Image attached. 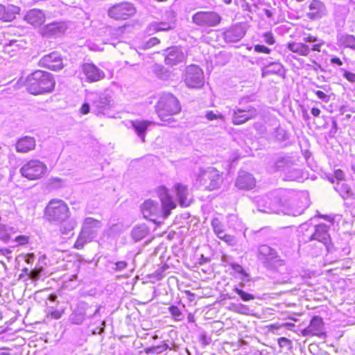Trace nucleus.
<instances>
[{
  "label": "nucleus",
  "mask_w": 355,
  "mask_h": 355,
  "mask_svg": "<svg viewBox=\"0 0 355 355\" xmlns=\"http://www.w3.org/2000/svg\"><path fill=\"white\" fill-rule=\"evenodd\" d=\"M136 8L133 4L124 1L111 6L107 10L108 16L115 20H125L135 15Z\"/></svg>",
  "instance_id": "nucleus-9"
},
{
  "label": "nucleus",
  "mask_w": 355,
  "mask_h": 355,
  "mask_svg": "<svg viewBox=\"0 0 355 355\" xmlns=\"http://www.w3.org/2000/svg\"><path fill=\"white\" fill-rule=\"evenodd\" d=\"M334 175H335V178L338 180H343L345 178V174H344L343 171L340 169L336 170L334 173Z\"/></svg>",
  "instance_id": "nucleus-57"
},
{
  "label": "nucleus",
  "mask_w": 355,
  "mask_h": 355,
  "mask_svg": "<svg viewBox=\"0 0 355 355\" xmlns=\"http://www.w3.org/2000/svg\"><path fill=\"white\" fill-rule=\"evenodd\" d=\"M46 171V164L38 159L30 160L20 168L21 175L29 180L41 178Z\"/></svg>",
  "instance_id": "nucleus-8"
},
{
  "label": "nucleus",
  "mask_w": 355,
  "mask_h": 355,
  "mask_svg": "<svg viewBox=\"0 0 355 355\" xmlns=\"http://www.w3.org/2000/svg\"><path fill=\"white\" fill-rule=\"evenodd\" d=\"M20 8L18 6L8 5L4 6L0 4V20L3 21H11L17 14L19 12Z\"/></svg>",
  "instance_id": "nucleus-25"
},
{
  "label": "nucleus",
  "mask_w": 355,
  "mask_h": 355,
  "mask_svg": "<svg viewBox=\"0 0 355 355\" xmlns=\"http://www.w3.org/2000/svg\"><path fill=\"white\" fill-rule=\"evenodd\" d=\"M11 251L8 249H1L0 250V256L6 257L8 259H10L11 257L10 256Z\"/></svg>",
  "instance_id": "nucleus-56"
},
{
  "label": "nucleus",
  "mask_w": 355,
  "mask_h": 355,
  "mask_svg": "<svg viewBox=\"0 0 355 355\" xmlns=\"http://www.w3.org/2000/svg\"><path fill=\"white\" fill-rule=\"evenodd\" d=\"M70 216L67 205L59 199H52L44 209V217L46 220L56 225L65 222Z\"/></svg>",
  "instance_id": "nucleus-4"
},
{
  "label": "nucleus",
  "mask_w": 355,
  "mask_h": 355,
  "mask_svg": "<svg viewBox=\"0 0 355 355\" xmlns=\"http://www.w3.org/2000/svg\"><path fill=\"white\" fill-rule=\"evenodd\" d=\"M263 37L265 42L267 43L268 44H273L275 42L273 35L270 32H267L264 33Z\"/></svg>",
  "instance_id": "nucleus-50"
},
{
  "label": "nucleus",
  "mask_w": 355,
  "mask_h": 355,
  "mask_svg": "<svg viewBox=\"0 0 355 355\" xmlns=\"http://www.w3.org/2000/svg\"><path fill=\"white\" fill-rule=\"evenodd\" d=\"M89 308V306L83 302H80L78 304L76 309L73 311L71 314L69 315V321L76 325L83 324L85 320L87 312Z\"/></svg>",
  "instance_id": "nucleus-17"
},
{
  "label": "nucleus",
  "mask_w": 355,
  "mask_h": 355,
  "mask_svg": "<svg viewBox=\"0 0 355 355\" xmlns=\"http://www.w3.org/2000/svg\"><path fill=\"white\" fill-rule=\"evenodd\" d=\"M149 233V229L145 225H138L132 230V237L137 242L145 238Z\"/></svg>",
  "instance_id": "nucleus-35"
},
{
  "label": "nucleus",
  "mask_w": 355,
  "mask_h": 355,
  "mask_svg": "<svg viewBox=\"0 0 355 355\" xmlns=\"http://www.w3.org/2000/svg\"><path fill=\"white\" fill-rule=\"evenodd\" d=\"M315 94L318 96V98L321 99L324 103H328L330 100V96L322 91L315 90L313 91Z\"/></svg>",
  "instance_id": "nucleus-47"
},
{
  "label": "nucleus",
  "mask_w": 355,
  "mask_h": 355,
  "mask_svg": "<svg viewBox=\"0 0 355 355\" xmlns=\"http://www.w3.org/2000/svg\"><path fill=\"white\" fill-rule=\"evenodd\" d=\"M159 43V40L157 37H151L147 42H146L144 45L141 46L143 49H148L156 44Z\"/></svg>",
  "instance_id": "nucleus-44"
},
{
  "label": "nucleus",
  "mask_w": 355,
  "mask_h": 355,
  "mask_svg": "<svg viewBox=\"0 0 355 355\" xmlns=\"http://www.w3.org/2000/svg\"><path fill=\"white\" fill-rule=\"evenodd\" d=\"M233 291L236 294H238L240 296L241 299L244 302L252 300L255 298L254 295H253L252 294L246 293L236 286L234 287Z\"/></svg>",
  "instance_id": "nucleus-40"
},
{
  "label": "nucleus",
  "mask_w": 355,
  "mask_h": 355,
  "mask_svg": "<svg viewBox=\"0 0 355 355\" xmlns=\"http://www.w3.org/2000/svg\"><path fill=\"white\" fill-rule=\"evenodd\" d=\"M257 114V109L252 105L235 107L232 110V122L234 125H241L254 119Z\"/></svg>",
  "instance_id": "nucleus-11"
},
{
  "label": "nucleus",
  "mask_w": 355,
  "mask_h": 355,
  "mask_svg": "<svg viewBox=\"0 0 355 355\" xmlns=\"http://www.w3.org/2000/svg\"><path fill=\"white\" fill-rule=\"evenodd\" d=\"M206 118L209 121H213V120L218 119L224 120L223 115H222L220 113L216 114L213 111H208L206 113Z\"/></svg>",
  "instance_id": "nucleus-45"
},
{
  "label": "nucleus",
  "mask_w": 355,
  "mask_h": 355,
  "mask_svg": "<svg viewBox=\"0 0 355 355\" xmlns=\"http://www.w3.org/2000/svg\"><path fill=\"white\" fill-rule=\"evenodd\" d=\"M184 81L189 87L197 88L201 87L204 83L202 70L195 64L188 66L186 69Z\"/></svg>",
  "instance_id": "nucleus-12"
},
{
  "label": "nucleus",
  "mask_w": 355,
  "mask_h": 355,
  "mask_svg": "<svg viewBox=\"0 0 355 355\" xmlns=\"http://www.w3.org/2000/svg\"><path fill=\"white\" fill-rule=\"evenodd\" d=\"M128 264L124 261H117L115 263V268H114V270L116 271H121L126 268Z\"/></svg>",
  "instance_id": "nucleus-52"
},
{
  "label": "nucleus",
  "mask_w": 355,
  "mask_h": 355,
  "mask_svg": "<svg viewBox=\"0 0 355 355\" xmlns=\"http://www.w3.org/2000/svg\"><path fill=\"white\" fill-rule=\"evenodd\" d=\"M176 195L179 200V203L182 207H188L191 202L189 189L187 186L178 183L175 186Z\"/></svg>",
  "instance_id": "nucleus-27"
},
{
  "label": "nucleus",
  "mask_w": 355,
  "mask_h": 355,
  "mask_svg": "<svg viewBox=\"0 0 355 355\" xmlns=\"http://www.w3.org/2000/svg\"><path fill=\"white\" fill-rule=\"evenodd\" d=\"M169 311L173 316L176 317V318H178L182 315V312L180 311L179 308L176 306H170Z\"/></svg>",
  "instance_id": "nucleus-51"
},
{
  "label": "nucleus",
  "mask_w": 355,
  "mask_h": 355,
  "mask_svg": "<svg viewBox=\"0 0 355 355\" xmlns=\"http://www.w3.org/2000/svg\"><path fill=\"white\" fill-rule=\"evenodd\" d=\"M175 13L172 10H167L162 17L159 22L154 21L148 24L146 32L152 35L157 31H166L172 30L175 26Z\"/></svg>",
  "instance_id": "nucleus-7"
},
{
  "label": "nucleus",
  "mask_w": 355,
  "mask_h": 355,
  "mask_svg": "<svg viewBox=\"0 0 355 355\" xmlns=\"http://www.w3.org/2000/svg\"><path fill=\"white\" fill-rule=\"evenodd\" d=\"M155 354H160L168 348V345L166 343H162L161 345L153 346Z\"/></svg>",
  "instance_id": "nucleus-48"
},
{
  "label": "nucleus",
  "mask_w": 355,
  "mask_h": 355,
  "mask_svg": "<svg viewBox=\"0 0 355 355\" xmlns=\"http://www.w3.org/2000/svg\"><path fill=\"white\" fill-rule=\"evenodd\" d=\"M316 44H314L311 49H310L313 51H317L320 52V48L321 46L324 44V42L322 40H320V41L316 42Z\"/></svg>",
  "instance_id": "nucleus-54"
},
{
  "label": "nucleus",
  "mask_w": 355,
  "mask_h": 355,
  "mask_svg": "<svg viewBox=\"0 0 355 355\" xmlns=\"http://www.w3.org/2000/svg\"><path fill=\"white\" fill-rule=\"evenodd\" d=\"M219 239L231 246H234L237 243V241L234 236L225 233L220 236Z\"/></svg>",
  "instance_id": "nucleus-41"
},
{
  "label": "nucleus",
  "mask_w": 355,
  "mask_h": 355,
  "mask_svg": "<svg viewBox=\"0 0 355 355\" xmlns=\"http://www.w3.org/2000/svg\"><path fill=\"white\" fill-rule=\"evenodd\" d=\"M303 211H304V208L298 209V210H295V211H290L288 214H292L293 216H297V215H300L303 212Z\"/></svg>",
  "instance_id": "nucleus-64"
},
{
  "label": "nucleus",
  "mask_w": 355,
  "mask_h": 355,
  "mask_svg": "<svg viewBox=\"0 0 355 355\" xmlns=\"http://www.w3.org/2000/svg\"><path fill=\"white\" fill-rule=\"evenodd\" d=\"M211 227L213 228L214 232L219 239L223 234H225L223 225L219 220L218 218H214L211 220Z\"/></svg>",
  "instance_id": "nucleus-38"
},
{
  "label": "nucleus",
  "mask_w": 355,
  "mask_h": 355,
  "mask_svg": "<svg viewBox=\"0 0 355 355\" xmlns=\"http://www.w3.org/2000/svg\"><path fill=\"white\" fill-rule=\"evenodd\" d=\"M51 315L54 319H59L61 317V313L58 311L52 312Z\"/></svg>",
  "instance_id": "nucleus-63"
},
{
  "label": "nucleus",
  "mask_w": 355,
  "mask_h": 355,
  "mask_svg": "<svg viewBox=\"0 0 355 355\" xmlns=\"http://www.w3.org/2000/svg\"><path fill=\"white\" fill-rule=\"evenodd\" d=\"M278 345L281 348L291 349L292 347V341L287 338L281 337L278 339Z\"/></svg>",
  "instance_id": "nucleus-43"
},
{
  "label": "nucleus",
  "mask_w": 355,
  "mask_h": 355,
  "mask_svg": "<svg viewBox=\"0 0 355 355\" xmlns=\"http://www.w3.org/2000/svg\"><path fill=\"white\" fill-rule=\"evenodd\" d=\"M318 87L322 89L323 90L322 92H324L326 94L329 93L331 90V87L327 85H320L318 86Z\"/></svg>",
  "instance_id": "nucleus-61"
},
{
  "label": "nucleus",
  "mask_w": 355,
  "mask_h": 355,
  "mask_svg": "<svg viewBox=\"0 0 355 355\" xmlns=\"http://www.w3.org/2000/svg\"><path fill=\"white\" fill-rule=\"evenodd\" d=\"M40 64L53 71H58L63 67L62 58L57 52H52L43 56L40 60Z\"/></svg>",
  "instance_id": "nucleus-15"
},
{
  "label": "nucleus",
  "mask_w": 355,
  "mask_h": 355,
  "mask_svg": "<svg viewBox=\"0 0 355 355\" xmlns=\"http://www.w3.org/2000/svg\"><path fill=\"white\" fill-rule=\"evenodd\" d=\"M329 227L325 224H321L315 227V232L312 234L310 240H316L327 245L329 235L328 233Z\"/></svg>",
  "instance_id": "nucleus-28"
},
{
  "label": "nucleus",
  "mask_w": 355,
  "mask_h": 355,
  "mask_svg": "<svg viewBox=\"0 0 355 355\" xmlns=\"http://www.w3.org/2000/svg\"><path fill=\"white\" fill-rule=\"evenodd\" d=\"M229 310L236 313L248 315L250 313V307L243 304H230Z\"/></svg>",
  "instance_id": "nucleus-37"
},
{
  "label": "nucleus",
  "mask_w": 355,
  "mask_h": 355,
  "mask_svg": "<svg viewBox=\"0 0 355 355\" xmlns=\"http://www.w3.org/2000/svg\"><path fill=\"white\" fill-rule=\"evenodd\" d=\"M43 270L44 269L42 267L34 268L33 270H31L30 273H28V278L33 281L38 280Z\"/></svg>",
  "instance_id": "nucleus-42"
},
{
  "label": "nucleus",
  "mask_w": 355,
  "mask_h": 355,
  "mask_svg": "<svg viewBox=\"0 0 355 355\" xmlns=\"http://www.w3.org/2000/svg\"><path fill=\"white\" fill-rule=\"evenodd\" d=\"M223 178L219 171L213 167L200 169L196 174V185L204 187L205 189L213 191L220 187Z\"/></svg>",
  "instance_id": "nucleus-5"
},
{
  "label": "nucleus",
  "mask_w": 355,
  "mask_h": 355,
  "mask_svg": "<svg viewBox=\"0 0 355 355\" xmlns=\"http://www.w3.org/2000/svg\"><path fill=\"white\" fill-rule=\"evenodd\" d=\"M340 46L355 50V36L349 34H340L337 37Z\"/></svg>",
  "instance_id": "nucleus-32"
},
{
  "label": "nucleus",
  "mask_w": 355,
  "mask_h": 355,
  "mask_svg": "<svg viewBox=\"0 0 355 355\" xmlns=\"http://www.w3.org/2000/svg\"><path fill=\"white\" fill-rule=\"evenodd\" d=\"M277 257V252L267 245H261L258 249V258L263 262L273 261Z\"/></svg>",
  "instance_id": "nucleus-29"
},
{
  "label": "nucleus",
  "mask_w": 355,
  "mask_h": 355,
  "mask_svg": "<svg viewBox=\"0 0 355 355\" xmlns=\"http://www.w3.org/2000/svg\"><path fill=\"white\" fill-rule=\"evenodd\" d=\"M331 63L336 64L338 66L343 65V62L340 60L339 58L334 57L331 59Z\"/></svg>",
  "instance_id": "nucleus-60"
},
{
  "label": "nucleus",
  "mask_w": 355,
  "mask_h": 355,
  "mask_svg": "<svg viewBox=\"0 0 355 355\" xmlns=\"http://www.w3.org/2000/svg\"><path fill=\"white\" fill-rule=\"evenodd\" d=\"M67 28L64 21H54L44 26L40 29V34L46 37H58L65 33Z\"/></svg>",
  "instance_id": "nucleus-13"
},
{
  "label": "nucleus",
  "mask_w": 355,
  "mask_h": 355,
  "mask_svg": "<svg viewBox=\"0 0 355 355\" xmlns=\"http://www.w3.org/2000/svg\"><path fill=\"white\" fill-rule=\"evenodd\" d=\"M155 111L159 118L168 123L175 122L172 116L178 114L181 111L178 99L170 93L163 94L159 97L155 105Z\"/></svg>",
  "instance_id": "nucleus-3"
},
{
  "label": "nucleus",
  "mask_w": 355,
  "mask_h": 355,
  "mask_svg": "<svg viewBox=\"0 0 355 355\" xmlns=\"http://www.w3.org/2000/svg\"><path fill=\"white\" fill-rule=\"evenodd\" d=\"M158 193L162 202V207L157 201L150 199L146 200L141 205V211L144 217L152 221H155L159 216L167 218L170 215L171 211L176 207L166 187H159Z\"/></svg>",
  "instance_id": "nucleus-1"
},
{
  "label": "nucleus",
  "mask_w": 355,
  "mask_h": 355,
  "mask_svg": "<svg viewBox=\"0 0 355 355\" xmlns=\"http://www.w3.org/2000/svg\"><path fill=\"white\" fill-rule=\"evenodd\" d=\"M46 16L44 12L39 9H31L28 10L25 17L24 20L34 26H40L44 23Z\"/></svg>",
  "instance_id": "nucleus-21"
},
{
  "label": "nucleus",
  "mask_w": 355,
  "mask_h": 355,
  "mask_svg": "<svg viewBox=\"0 0 355 355\" xmlns=\"http://www.w3.org/2000/svg\"><path fill=\"white\" fill-rule=\"evenodd\" d=\"M231 267L235 272L239 273L243 276V277H241V282L239 284V286L241 287H243L245 282H247L249 280L248 279V273L244 270L243 267L241 266H240L239 264L232 263Z\"/></svg>",
  "instance_id": "nucleus-39"
},
{
  "label": "nucleus",
  "mask_w": 355,
  "mask_h": 355,
  "mask_svg": "<svg viewBox=\"0 0 355 355\" xmlns=\"http://www.w3.org/2000/svg\"><path fill=\"white\" fill-rule=\"evenodd\" d=\"M191 20L198 26L214 27L220 24L221 17L214 11H198L192 15Z\"/></svg>",
  "instance_id": "nucleus-10"
},
{
  "label": "nucleus",
  "mask_w": 355,
  "mask_h": 355,
  "mask_svg": "<svg viewBox=\"0 0 355 355\" xmlns=\"http://www.w3.org/2000/svg\"><path fill=\"white\" fill-rule=\"evenodd\" d=\"M303 41L304 42H316L320 41V39L309 34L307 36L303 37Z\"/></svg>",
  "instance_id": "nucleus-55"
},
{
  "label": "nucleus",
  "mask_w": 355,
  "mask_h": 355,
  "mask_svg": "<svg viewBox=\"0 0 355 355\" xmlns=\"http://www.w3.org/2000/svg\"><path fill=\"white\" fill-rule=\"evenodd\" d=\"M334 189L340 194L343 199L352 198L354 193L350 186L346 183L338 182L334 187Z\"/></svg>",
  "instance_id": "nucleus-34"
},
{
  "label": "nucleus",
  "mask_w": 355,
  "mask_h": 355,
  "mask_svg": "<svg viewBox=\"0 0 355 355\" xmlns=\"http://www.w3.org/2000/svg\"><path fill=\"white\" fill-rule=\"evenodd\" d=\"M283 66L280 62H274L263 67L261 69V76L263 78L271 74H278L282 70Z\"/></svg>",
  "instance_id": "nucleus-33"
},
{
  "label": "nucleus",
  "mask_w": 355,
  "mask_h": 355,
  "mask_svg": "<svg viewBox=\"0 0 355 355\" xmlns=\"http://www.w3.org/2000/svg\"><path fill=\"white\" fill-rule=\"evenodd\" d=\"M82 70L89 82H97L105 77L103 71L92 63L83 64Z\"/></svg>",
  "instance_id": "nucleus-16"
},
{
  "label": "nucleus",
  "mask_w": 355,
  "mask_h": 355,
  "mask_svg": "<svg viewBox=\"0 0 355 355\" xmlns=\"http://www.w3.org/2000/svg\"><path fill=\"white\" fill-rule=\"evenodd\" d=\"M311 112L314 116H318L320 114V110L317 107H313Z\"/></svg>",
  "instance_id": "nucleus-62"
},
{
  "label": "nucleus",
  "mask_w": 355,
  "mask_h": 355,
  "mask_svg": "<svg viewBox=\"0 0 355 355\" xmlns=\"http://www.w3.org/2000/svg\"><path fill=\"white\" fill-rule=\"evenodd\" d=\"M287 48L293 53L302 56L308 55L311 51L309 46L304 43L290 42L288 43Z\"/></svg>",
  "instance_id": "nucleus-31"
},
{
  "label": "nucleus",
  "mask_w": 355,
  "mask_h": 355,
  "mask_svg": "<svg viewBox=\"0 0 355 355\" xmlns=\"http://www.w3.org/2000/svg\"><path fill=\"white\" fill-rule=\"evenodd\" d=\"M309 8L311 12L307 13V16L311 19L320 18L325 12V6L319 0H313L310 3Z\"/></svg>",
  "instance_id": "nucleus-26"
},
{
  "label": "nucleus",
  "mask_w": 355,
  "mask_h": 355,
  "mask_svg": "<svg viewBox=\"0 0 355 355\" xmlns=\"http://www.w3.org/2000/svg\"><path fill=\"white\" fill-rule=\"evenodd\" d=\"M255 202L258 206V210L264 213L279 214L284 212L282 209V200L279 198L278 191H274L267 195L256 198Z\"/></svg>",
  "instance_id": "nucleus-6"
},
{
  "label": "nucleus",
  "mask_w": 355,
  "mask_h": 355,
  "mask_svg": "<svg viewBox=\"0 0 355 355\" xmlns=\"http://www.w3.org/2000/svg\"><path fill=\"white\" fill-rule=\"evenodd\" d=\"M101 227L102 223L101 221L93 218H87L84 221L82 230L86 232L91 238L94 239Z\"/></svg>",
  "instance_id": "nucleus-24"
},
{
  "label": "nucleus",
  "mask_w": 355,
  "mask_h": 355,
  "mask_svg": "<svg viewBox=\"0 0 355 355\" xmlns=\"http://www.w3.org/2000/svg\"><path fill=\"white\" fill-rule=\"evenodd\" d=\"M254 51L258 52V53H270V49H268V47L263 46V45H260V44H257L254 46Z\"/></svg>",
  "instance_id": "nucleus-49"
},
{
  "label": "nucleus",
  "mask_w": 355,
  "mask_h": 355,
  "mask_svg": "<svg viewBox=\"0 0 355 355\" xmlns=\"http://www.w3.org/2000/svg\"><path fill=\"white\" fill-rule=\"evenodd\" d=\"M34 260L35 256L33 254H28L25 256V261L28 264L33 263Z\"/></svg>",
  "instance_id": "nucleus-58"
},
{
  "label": "nucleus",
  "mask_w": 355,
  "mask_h": 355,
  "mask_svg": "<svg viewBox=\"0 0 355 355\" xmlns=\"http://www.w3.org/2000/svg\"><path fill=\"white\" fill-rule=\"evenodd\" d=\"M302 334L304 336H322L324 335V323L322 319L319 316H314L309 325L302 330Z\"/></svg>",
  "instance_id": "nucleus-14"
},
{
  "label": "nucleus",
  "mask_w": 355,
  "mask_h": 355,
  "mask_svg": "<svg viewBox=\"0 0 355 355\" xmlns=\"http://www.w3.org/2000/svg\"><path fill=\"white\" fill-rule=\"evenodd\" d=\"M55 84L51 74L41 70H37L28 75L24 82L27 91L33 95L51 92Z\"/></svg>",
  "instance_id": "nucleus-2"
},
{
  "label": "nucleus",
  "mask_w": 355,
  "mask_h": 355,
  "mask_svg": "<svg viewBox=\"0 0 355 355\" xmlns=\"http://www.w3.org/2000/svg\"><path fill=\"white\" fill-rule=\"evenodd\" d=\"M155 124L153 121L146 120H136L131 121V125L137 136L141 138L142 142L145 141L146 131L148 126Z\"/></svg>",
  "instance_id": "nucleus-30"
},
{
  "label": "nucleus",
  "mask_w": 355,
  "mask_h": 355,
  "mask_svg": "<svg viewBox=\"0 0 355 355\" xmlns=\"http://www.w3.org/2000/svg\"><path fill=\"white\" fill-rule=\"evenodd\" d=\"M256 185L254 178L245 171H241L236 181V186L240 189L250 190Z\"/></svg>",
  "instance_id": "nucleus-20"
},
{
  "label": "nucleus",
  "mask_w": 355,
  "mask_h": 355,
  "mask_svg": "<svg viewBox=\"0 0 355 355\" xmlns=\"http://www.w3.org/2000/svg\"><path fill=\"white\" fill-rule=\"evenodd\" d=\"M245 31L241 25L231 27L224 33V39L226 42H236L241 40Z\"/></svg>",
  "instance_id": "nucleus-23"
},
{
  "label": "nucleus",
  "mask_w": 355,
  "mask_h": 355,
  "mask_svg": "<svg viewBox=\"0 0 355 355\" xmlns=\"http://www.w3.org/2000/svg\"><path fill=\"white\" fill-rule=\"evenodd\" d=\"M36 142L34 137L24 136L17 140L15 144V149L18 153H26L34 150Z\"/></svg>",
  "instance_id": "nucleus-22"
},
{
  "label": "nucleus",
  "mask_w": 355,
  "mask_h": 355,
  "mask_svg": "<svg viewBox=\"0 0 355 355\" xmlns=\"http://www.w3.org/2000/svg\"><path fill=\"white\" fill-rule=\"evenodd\" d=\"M80 112L83 114H88L89 112V105L87 103H84L80 108Z\"/></svg>",
  "instance_id": "nucleus-59"
},
{
  "label": "nucleus",
  "mask_w": 355,
  "mask_h": 355,
  "mask_svg": "<svg viewBox=\"0 0 355 355\" xmlns=\"http://www.w3.org/2000/svg\"><path fill=\"white\" fill-rule=\"evenodd\" d=\"M343 76L349 82L355 83V73L345 71L344 72Z\"/></svg>",
  "instance_id": "nucleus-53"
},
{
  "label": "nucleus",
  "mask_w": 355,
  "mask_h": 355,
  "mask_svg": "<svg viewBox=\"0 0 355 355\" xmlns=\"http://www.w3.org/2000/svg\"><path fill=\"white\" fill-rule=\"evenodd\" d=\"M92 239H93L91 238L86 232L81 230L80 235L74 243V247L78 250L82 249L86 243L92 241Z\"/></svg>",
  "instance_id": "nucleus-36"
},
{
  "label": "nucleus",
  "mask_w": 355,
  "mask_h": 355,
  "mask_svg": "<svg viewBox=\"0 0 355 355\" xmlns=\"http://www.w3.org/2000/svg\"><path fill=\"white\" fill-rule=\"evenodd\" d=\"M185 59L184 54L181 49L173 46L166 50L165 63L168 65H176Z\"/></svg>",
  "instance_id": "nucleus-19"
},
{
  "label": "nucleus",
  "mask_w": 355,
  "mask_h": 355,
  "mask_svg": "<svg viewBox=\"0 0 355 355\" xmlns=\"http://www.w3.org/2000/svg\"><path fill=\"white\" fill-rule=\"evenodd\" d=\"M111 101V96L106 93L95 95L92 99L94 111L97 114L103 113L105 108L110 107Z\"/></svg>",
  "instance_id": "nucleus-18"
},
{
  "label": "nucleus",
  "mask_w": 355,
  "mask_h": 355,
  "mask_svg": "<svg viewBox=\"0 0 355 355\" xmlns=\"http://www.w3.org/2000/svg\"><path fill=\"white\" fill-rule=\"evenodd\" d=\"M74 227V224L72 222H69L64 225H62L60 228V231L62 234H68Z\"/></svg>",
  "instance_id": "nucleus-46"
}]
</instances>
